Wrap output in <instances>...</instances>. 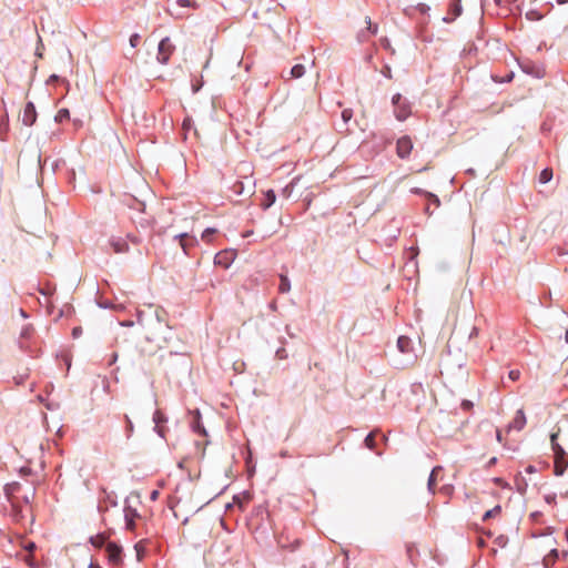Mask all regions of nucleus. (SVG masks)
<instances>
[{
	"mask_svg": "<svg viewBox=\"0 0 568 568\" xmlns=\"http://www.w3.org/2000/svg\"><path fill=\"white\" fill-rule=\"evenodd\" d=\"M4 489L8 500L10 501L12 507L13 520L17 523H21L24 519V513L31 515L30 501L31 498L33 497V493L31 494V496L23 495L20 497L18 494L21 487L18 483L8 484Z\"/></svg>",
	"mask_w": 568,
	"mask_h": 568,
	"instance_id": "obj_1",
	"label": "nucleus"
},
{
	"mask_svg": "<svg viewBox=\"0 0 568 568\" xmlns=\"http://www.w3.org/2000/svg\"><path fill=\"white\" fill-rule=\"evenodd\" d=\"M559 435L560 428L550 434V444L554 452V471L557 476H561L568 467V454L558 443Z\"/></svg>",
	"mask_w": 568,
	"mask_h": 568,
	"instance_id": "obj_2",
	"label": "nucleus"
},
{
	"mask_svg": "<svg viewBox=\"0 0 568 568\" xmlns=\"http://www.w3.org/2000/svg\"><path fill=\"white\" fill-rule=\"evenodd\" d=\"M174 51L175 47L172 43L171 39L169 37H165L159 43L156 57L158 61L162 64H166Z\"/></svg>",
	"mask_w": 568,
	"mask_h": 568,
	"instance_id": "obj_3",
	"label": "nucleus"
},
{
	"mask_svg": "<svg viewBox=\"0 0 568 568\" xmlns=\"http://www.w3.org/2000/svg\"><path fill=\"white\" fill-rule=\"evenodd\" d=\"M392 102L394 104V113L398 121L406 120L410 114V106L409 104L402 99V95L399 93L395 94L392 99Z\"/></svg>",
	"mask_w": 568,
	"mask_h": 568,
	"instance_id": "obj_4",
	"label": "nucleus"
},
{
	"mask_svg": "<svg viewBox=\"0 0 568 568\" xmlns=\"http://www.w3.org/2000/svg\"><path fill=\"white\" fill-rule=\"evenodd\" d=\"M413 150V141L408 135L399 138L396 142V154L400 159H407Z\"/></svg>",
	"mask_w": 568,
	"mask_h": 568,
	"instance_id": "obj_5",
	"label": "nucleus"
},
{
	"mask_svg": "<svg viewBox=\"0 0 568 568\" xmlns=\"http://www.w3.org/2000/svg\"><path fill=\"white\" fill-rule=\"evenodd\" d=\"M236 257V253L233 250H224L219 252L214 257L215 265H219L223 268H229L231 264L234 262Z\"/></svg>",
	"mask_w": 568,
	"mask_h": 568,
	"instance_id": "obj_6",
	"label": "nucleus"
},
{
	"mask_svg": "<svg viewBox=\"0 0 568 568\" xmlns=\"http://www.w3.org/2000/svg\"><path fill=\"white\" fill-rule=\"evenodd\" d=\"M37 120V111H36V106L32 102H28L26 105H24V109H23V112H22V116H21V121L24 125L27 126H31L32 124H34Z\"/></svg>",
	"mask_w": 568,
	"mask_h": 568,
	"instance_id": "obj_7",
	"label": "nucleus"
},
{
	"mask_svg": "<svg viewBox=\"0 0 568 568\" xmlns=\"http://www.w3.org/2000/svg\"><path fill=\"white\" fill-rule=\"evenodd\" d=\"M105 550L111 562L115 565L121 562V548L118 545L109 542Z\"/></svg>",
	"mask_w": 568,
	"mask_h": 568,
	"instance_id": "obj_8",
	"label": "nucleus"
},
{
	"mask_svg": "<svg viewBox=\"0 0 568 568\" xmlns=\"http://www.w3.org/2000/svg\"><path fill=\"white\" fill-rule=\"evenodd\" d=\"M526 422L527 420H526V415H525L524 410L519 409V410H517L514 419L509 424L508 430H510V429L521 430L525 427Z\"/></svg>",
	"mask_w": 568,
	"mask_h": 568,
	"instance_id": "obj_9",
	"label": "nucleus"
},
{
	"mask_svg": "<svg viewBox=\"0 0 568 568\" xmlns=\"http://www.w3.org/2000/svg\"><path fill=\"white\" fill-rule=\"evenodd\" d=\"M124 517H125L126 528L129 530H133L135 528V518L139 517L136 510L131 507L125 508Z\"/></svg>",
	"mask_w": 568,
	"mask_h": 568,
	"instance_id": "obj_10",
	"label": "nucleus"
},
{
	"mask_svg": "<svg viewBox=\"0 0 568 568\" xmlns=\"http://www.w3.org/2000/svg\"><path fill=\"white\" fill-rule=\"evenodd\" d=\"M397 347L402 353H409L412 351V341L407 336H399L397 339Z\"/></svg>",
	"mask_w": 568,
	"mask_h": 568,
	"instance_id": "obj_11",
	"label": "nucleus"
},
{
	"mask_svg": "<svg viewBox=\"0 0 568 568\" xmlns=\"http://www.w3.org/2000/svg\"><path fill=\"white\" fill-rule=\"evenodd\" d=\"M276 200V196H275V193L273 190H268L266 193H265V200L263 201V203L261 204L263 209H268L271 205L274 204Z\"/></svg>",
	"mask_w": 568,
	"mask_h": 568,
	"instance_id": "obj_12",
	"label": "nucleus"
},
{
	"mask_svg": "<svg viewBox=\"0 0 568 568\" xmlns=\"http://www.w3.org/2000/svg\"><path fill=\"white\" fill-rule=\"evenodd\" d=\"M291 290V283H290V280L286 275H281L280 276V286H278V291L281 293H287L290 292Z\"/></svg>",
	"mask_w": 568,
	"mask_h": 568,
	"instance_id": "obj_13",
	"label": "nucleus"
},
{
	"mask_svg": "<svg viewBox=\"0 0 568 568\" xmlns=\"http://www.w3.org/2000/svg\"><path fill=\"white\" fill-rule=\"evenodd\" d=\"M153 420L155 423L156 432L160 436H164L162 428L160 427V423L164 422V416L160 410H156L153 415Z\"/></svg>",
	"mask_w": 568,
	"mask_h": 568,
	"instance_id": "obj_14",
	"label": "nucleus"
},
{
	"mask_svg": "<svg viewBox=\"0 0 568 568\" xmlns=\"http://www.w3.org/2000/svg\"><path fill=\"white\" fill-rule=\"evenodd\" d=\"M21 560H23L30 568H39L38 562L34 560L32 554L17 555Z\"/></svg>",
	"mask_w": 568,
	"mask_h": 568,
	"instance_id": "obj_15",
	"label": "nucleus"
},
{
	"mask_svg": "<svg viewBox=\"0 0 568 568\" xmlns=\"http://www.w3.org/2000/svg\"><path fill=\"white\" fill-rule=\"evenodd\" d=\"M200 413L199 410L195 413V418H194V422L192 423V427L194 429V432L201 434V435H206V432L204 429V427L201 426L200 424Z\"/></svg>",
	"mask_w": 568,
	"mask_h": 568,
	"instance_id": "obj_16",
	"label": "nucleus"
},
{
	"mask_svg": "<svg viewBox=\"0 0 568 568\" xmlns=\"http://www.w3.org/2000/svg\"><path fill=\"white\" fill-rule=\"evenodd\" d=\"M406 552H407V556H408V559L410 560V562L413 565H416V552H417V550L415 549V546L413 544H407L406 545Z\"/></svg>",
	"mask_w": 568,
	"mask_h": 568,
	"instance_id": "obj_17",
	"label": "nucleus"
},
{
	"mask_svg": "<svg viewBox=\"0 0 568 568\" xmlns=\"http://www.w3.org/2000/svg\"><path fill=\"white\" fill-rule=\"evenodd\" d=\"M305 73V68L303 64H296L291 69V77L292 78H301Z\"/></svg>",
	"mask_w": 568,
	"mask_h": 568,
	"instance_id": "obj_18",
	"label": "nucleus"
},
{
	"mask_svg": "<svg viewBox=\"0 0 568 568\" xmlns=\"http://www.w3.org/2000/svg\"><path fill=\"white\" fill-rule=\"evenodd\" d=\"M552 179V170L551 169H545L540 172L539 175V182L540 183H548Z\"/></svg>",
	"mask_w": 568,
	"mask_h": 568,
	"instance_id": "obj_19",
	"label": "nucleus"
},
{
	"mask_svg": "<svg viewBox=\"0 0 568 568\" xmlns=\"http://www.w3.org/2000/svg\"><path fill=\"white\" fill-rule=\"evenodd\" d=\"M501 508L500 506H496L493 509H489L485 513L483 520H488L489 518L496 517L500 514Z\"/></svg>",
	"mask_w": 568,
	"mask_h": 568,
	"instance_id": "obj_20",
	"label": "nucleus"
},
{
	"mask_svg": "<svg viewBox=\"0 0 568 568\" xmlns=\"http://www.w3.org/2000/svg\"><path fill=\"white\" fill-rule=\"evenodd\" d=\"M176 237L180 240V245L183 248L184 253H187L190 243L186 241L189 235L186 233L180 234Z\"/></svg>",
	"mask_w": 568,
	"mask_h": 568,
	"instance_id": "obj_21",
	"label": "nucleus"
},
{
	"mask_svg": "<svg viewBox=\"0 0 568 568\" xmlns=\"http://www.w3.org/2000/svg\"><path fill=\"white\" fill-rule=\"evenodd\" d=\"M440 470L439 467H436L432 470L429 479H428V487L432 490L436 484V475Z\"/></svg>",
	"mask_w": 568,
	"mask_h": 568,
	"instance_id": "obj_22",
	"label": "nucleus"
},
{
	"mask_svg": "<svg viewBox=\"0 0 568 568\" xmlns=\"http://www.w3.org/2000/svg\"><path fill=\"white\" fill-rule=\"evenodd\" d=\"M365 445L366 447H368L369 449H374L375 447V433L372 432L369 433L366 438H365Z\"/></svg>",
	"mask_w": 568,
	"mask_h": 568,
	"instance_id": "obj_23",
	"label": "nucleus"
},
{
	"mask_svg": "<svg viewBox=\"0 0 568 568\" xmlns=\"http://www.w3.org/2000/svg\"><path fill=\"white\" fill-rule=\"evenodd\" d=\"M21 547L28 552V554H32L36 549V544L33 541H26V540H22L21 541Z\"/></svg>",
	"mask_w": 568,
	"mask_h": 568,
	"instance_id": "obj_24",
	"label": "nucleus"
},
{
	"mask_svg": "<svg viewBox=\"0 0 568 568\" xmlns=\"http://www.w3.org/2000/svg\"><path fill=\"white\" fill-rule=\"evenodd\" d=\"M112 246L114 247V251L116 253H123V252H126L128 251V245L125 243H121V242H113L112 243Z\"/></svg>",
	"mask_w": 568,
	"mask_h": 568,
	"instance_id": "obj_25",
	"label": "nucleus"
},
{
	"mask_svg": "<svg viewBox=\"0 0 568 568\" xmlns=\"http://www.w3.org/2000/svg\"><path fill=\"white\" fill-rule=\"evenodd\" d=\"M365 21L367 23V32H369L372 36L376 34L377 24H373L369 17H366Z\"/></svg>",
	"mask_w": 568,
	"mask_h": 568,
	"instance_id": "obj_26",
	"label": "nucleus"
},
{
	"mask_svg": "<svg viewBox=\"0 0 568 568\" xmlns=\"http://www.w3.org/2000/svg\"><path fill=\"white\" fill-rule=\"evenodd\" d=\"M233 191L235 194L241 195L244 193V183L242 181H237L233 185Z\"/></svg>",
	"mask_w": 568,
	"mask_h": 568,
	"instance_id": "obj_27",
	"label": "nucleus"
},
{
	"mask_svg": "<svg viewBox=\"0 0 568 568\" xmlns=\"http://www.w3.org/2000/svg\"><path fill=\"white\" fill-rule=\"evenodd\" d=\"M68 118H69V110L61 109V110L58 111L55 120L61 122V121H63L64 119H68Z\"/></svg>",
	"mask_w": 568,
	"mask_h": 568,
	"instance_id": "obj_28",
	"label": "nucleus"
},
{
	"mask_svg": "<svg viewBox=\"0 0 568 568\" xmlns=\"http://www.w3.org/2000/svg\"><path fill=\"white\" fill-rule=\"evenodd\" d=\"M216 233L215 229L209 227L202 233V240L210 241L211 236Z\"/></svg>",
	"mask_w": 568,
	"mask_h": 568,
	"instance_id": "obj_29",
	"label": "nucleus"
},
{
	"mask_svg": "<svg viewBox=\"0 0 568 568\" xmlns=\"http://www.w3.org/2000/svg\"><path fill=\"white\" fill-rule=\"evenodd\" d=\"M353 118V111L351 109H345L342 111V119L344 122H348Z\"/></svg>",
	"mask_w": 568,
	"mask_h": 568,
	"instance_id": "obj_30",
	"label": "nucleus"
},
{
	"mask_svg": "<svg viewBox=\"0 0 568 568\" xmlns=\"http://www.w3.org/2000/svg\"><path fill=\"white\" fill-rule=\"evenodd\" d=\"M176 3L181 7H192L196 8V3L192 0H176Z\"/></svg>",
	"mask_w": 568,
	"mask_h": 568,
	"instance_id": "obj_31",
	"label": "nucleus"
},
{
	"mask_svg": "<svg viewBox=\"0 0 568 568\" xmlns=\"http://www.w3.org/2000/svg\"><path fill=\"white\" fill-rule=\"evenodd\" d=\"M91 542L97 547H101L104 544V537L101 535H98V536L91 538Z\"/></svg>",
	"mask_w": 568,
	"mask_h": 568,
	"instance_id": "obj_32",
	"label": "nucleus"
},
{
	"mask_svg": "<svg viewBox=\"0 0 568 568\" xmlns=\"http://www.w3.org/2000/svg\"><path fill=\"white\" fill-rule=\"evenodd\" d=\"M508 377H509V379H511L513 382H516V381H518V379H519V377H520V372H519L518 369H513V371H510V372H509Z\"/></svg>",
	"mask_w": 568,
	"mask_h": 568,
	"instance_id": "obj_33",
	"label": "nucleus"
},
{
	"mask_svg": "<svg viewBox=\"0 0 568 568\" xmlns=\"http://www.w3.org/2000/svg\"><path fill=\"white\" fill-rule=\"evenodd\" d=\"M139 41H140V36L139 34H132L130 37V44L131 47L135 48L138 44H139Z\"/></svg>",
	"mask_w": 568,
	"mask_h": 568,
	"instance_id": "obj_34",
	"label": "nucleus"
},
{
	"mask_svg": "<svg viewBox=\"0 0 568 568\" xmlns=\"http://www.w3.org/2000/svg\"><path fill=\"white\" fill-rule=\"evenodd\" d=\"M192 124H193V123H192V120H191V119H185V120L183 121L182 128H183V130H184L185 132H189V131L191 130V128H192Z\"/></svg>",
	"mask_w": 568,
	"mask_h": 568,
	"instance_id": "obj_35",
	"label": "nucleus"
},
{
	"mask_svg": "<svg viewBox=\"0 0 568 568\" xmlns=\"http://www.w3.org/2000/svg\"><path fill=\"white\" fill-rule=\"evenodd\" d=\"M494 483L500 487H506L507 484L504 481V479L499 478V477H496L494 478Z\"/></svg>",
	"mask_w": 568,
	"mask_h": 568,
	"instance_id": "obj_36",
	"label": "nucleus"
},
{
	"mask_svg": "<svg viewBox=\"0 0 568 568\" xmlns=\"http://www.w3.org/2000/svg\"><path fill=\"white\" fill-rule=\"evenodd\" d=\"M428 196H429L432 203L435 204V206H439V200H438V197L436 195L428 194Z\"/></svg>",
	"mask_w": 568,
	"mask_h": 568,
	"instance_id": "obj_37",
	"label": "nucleus"
},
{
	"mask_svg": "<svg viewBox=\"0 0 568 568\" xmlns=\"http://www.w3.org/2000/svg\"><path fill=\"white\" fill-rule=\"evenodd\" d=\"M118 359V353H112L111 358L109 361V365H113Z\"/></svg>",
	"mask_w": 568,
	"mask_h": 568,
	"instance_id": "obj_38",
	"label": "nucleus"
},
{
	"mask_svg": "<svg viewBox=\"0 0 568 568\" xmlns=\"http://www.w3.org/2000/svg\"><path fill=\"white\" fill-rule=\"evenodd\" d=\"M158 497H159V491L158 490H153L151 493V495H150V499L153 500V501L156 500Z\"/></svg>",
	"mask_w": 568,
	"mask_h": 568,
	"instance_id": "obj_39",
	"label": "nucleus"
},
{
	"mask_svg": "<svg viewBox=\"0 0 568 568\" xmlns=\"http://www.w3.org/2000/svg\"><path fill=\"white\" fill-rule=\"evenodd\" d=\"M536 13L534 11H530L527 13V17L529 19H540V16H535Z\"/></svg>",
	"mask_w": 568,
	"mask_h": 568,
	"instance_id": "obj_40",
	"label": "nucleus"
},
{
	"mask_svg": "<svg viewBox=\"0 0 568 568\" xmlns=\"http://www.w3.org/2000/svg\"><path fill=\"white\" fill-rule=\"evenodd\" d=\"M496 438H497V440H498L499 443H501V442H503V436H501L500 430H497V432H496Z\"/></svg>",
	"mask_w": 568,
	"mask_h": 568,
	"instance_id": "obj_41",
	"label": "nucleus"
},
{
	"mask_svg": "<svg viewBox=\"0 0 568 568\" xmlns=\"http://www.w3.org/2000/svg\"><path fill=\"white\" fill-rule=\"evenodd\" d=\"M463 406H464L465 408H470V407H471V403H470V402H468V400H465V402L463 403Z\"/></svg>",
	"mask_w": 568,
	"mask_h": 568,
	"instance_id": "obj_42",
	"label": "nucleus"
},
{
	"mask_svg": "<svg viewBox=\"0 0 568 568\" xmlns=\"http://www.w3.org/2000/svg\"><path fill=\"white\" fill-rule=\"evenodd\" d=\"M526 471H527V473H530V474H531V473H535V467L530 465V466H528V467L526 468Z\"/></svg>",
	"mask_w": 568,
	"mask_h": 568,
	"instance_id": "obj_43",
	"label": "nucleus"
},
{
	"mask_svg": "<svg viewBox=\"0 0 568 568\" xmlns=\"http://www.w3.org/2000/svg\"><path fill=\"white\" fill-rule=\"evenodd\" d=\"M550 555L554 557L552 560H555V558H557V550L556 549H552L550 551Z\"/></svg>",
	"mask_w": 568,
	"mask_h": 568,
	"instance_id": "obj_44",
	"label": "nucleus"
},
{
	"mask_svg": "<svg viewBox=\"0 0 568 568\" xmlns=\"http://www.w3.org/2000/svg\"><path fill=\"white\" fill-rule=\"evenodd\" d=\"M454 10H455L456 14H459V12H460V7H459L458 4H456V6L454 7Z\"/></svg>",
	"mask_w": 568,
	"mask_h": 568,
	"instance_id": "obj_45",
	"label": "nucleus"
},
{
	"mask_svg": "<svg viewBox=\"0 0 568 568\" xmlns=\"http://www.w3.org/2000/svg\"><path fill=\"white\" fill-rule=\"evenodd\" d=\"M126 422H128L129 428L132 429V423H131V419L128 416H126Z\"/></svg>",
	"mask_w": 568,
	"mask_h": 568,
	"instance_id": "obj_46",
	"label": "nucleus"
},
{
	"mask_svg": "<svg viewBox=\"0 0 568 568\" xmlns=\"http://www.w3.org/2000/svg\"><path fill=\"white\" fill-rule=\"evenodd\" d=\"M557 2H558L559 4H566V3H568V0H557Z\"/></svg>",
	"mask_w": 568,
	"mask_h": 568,
	"instance_id": "obj_47",
	"label": "nucleus"
},
{
	"mask_svg": "<svg viewBox=\"0 0 568 568\" xmlns=\"http://www.w3.org/2000/svg\"><path fill=\"white\" fill-rule=\"evenodd\" d=\"M79 332H80V328H78V327H77V328H74V329H73V335H74V336H77V335L79 334Z\"/></svg>",
	"mask_w": 568,
	"mask_h": 568,
	"instance_id": "obj_48",
	"label": "nucleus"
},
{
	"mask_svg": "<svg viewBox=\"0 0 568 568\" xmlns=\"http://www.w3.org/2000/svg\"><path fill=\"white\" fill-rule=\"evenodd\" d=\"M89 568H101L99 565L91 564Z\"/></svg>",
	"mask_w": 568,
	"mask_h": 568,
	"instance_id": "obj_49",
	"label": "nucleus"
},
{
	"mask_svg": "<svg viewBox=\"0 0 568 568\" xmlns=\"http://www.w3.org/2000/svg\"><path fill=\"white\" fill-rule=\"evenodd\" d=\"M565 341H566V343H568V331L565 334Z\"/></svg>",
	"mask_w": 568,
	"mask_h": 568,
	"instance_id": "obj_50",
	"label": "nucleus"
},
{
	"mask_svg": "<svg viewBox=\"0 0 568 568\" xmlns=\"http://www.w3.org/2000/svg\"><path fill=\"white\" fill-rule=\"evenodd\" d=\"M546 499L549 503V501H551V499H555V496H551V498L550 497H546Z\"/></svg>",
	"mask_w": 568,
	"mask_h": 568,
	"instance_id": "obj_51",
	"label": "nucleus"
},
{
	"mask_svg": "<svg viewBox=\"0 0 568 568\" xmlns=\"http://www.w3.org/2000/svg\"><path fill=\"white\" fill-rule=\"evenodd\" d=\"M546 499L549 503V501H551V499H555V496H551V498L550 497H546Z\"/></svg>",
	"mask_w": 568,
	"mask_h": 568,
	"instance_id": "obj_52",
	"label": "nucleus"
},
{
	"mask_svg": "<svg viewBox=\"0 0 568 568\" xmlns=\"http://www.w3.org/2000/svg\"><path fill=\"white\" fill-rule=\"evenodd\" d=\"M544 561H545V566H548V561H549V559H548V558H545V560H544Z\"/></svg>",
	"mask_w": 568,
	"mask_h": 568,
	"instance_id": "obj_53",
	"label": "nucleus"
},
{
	"mask_svg": "<svg viewBox=\"0 0 568 568\" xmlns=\"http://www.w3.org/2000/svg\"><path fill=\"white\" fill-rule=\"evenodd\" d=\"M362 41L364 40H367V37L365 34H363V39H361Z\"/></svg>",
	"mask_w": 568,
	"mask_h": 568,
	"instance_id": "obj_54",
	"label": "nucleus"
}]
</instances>
